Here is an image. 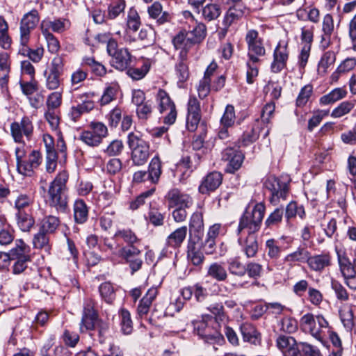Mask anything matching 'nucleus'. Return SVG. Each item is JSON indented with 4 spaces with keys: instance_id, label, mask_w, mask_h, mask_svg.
<instances>
[{
    "instance_id": "1",
    "label": "nucleus",
    "mask_w": 356,
    "mask_h": 356,
    "mask_svg": "<svg viewBox=\"0 0 356 356\" xmlns=\"http://www.w3.org/2000/svg\"><path fill=\"white\" fill-rule=\"evenodd\" d=\"M265 213V206L257 204L252 212H245L240 219L236 230L238 243L248 258L253 257L258 251L256 232L259 229Z\"/></svg>"
},
{
    "instance_id": "2",
    "label": "nucleus",
    "mask_w": 356,
    "mask_h": 356,
    "mask_svg": "<svg viewBox=\"0 0 356 356\" xmlns=\"http://www.w3.org/2000/svg\"><path fill=\"white\" fill-rule=\"evenodd\" d=\"M245 40L248 45V57L246 63V81L248 84H252L259 74L258 63L261 60L259 57L266 55V49L264 40L259 36L258 31L254 29L248 31Z\"/></svg>"
},
{
    "instance_id": "3",
    "label": "nucleus",
    "mask_w": 356,
    "mask_h": 356,
    "mask_svg": "<svg viewBox=\"0 0 356 356\" xmlns=\"http://www.w3.org/2000/svg\"><path fill=\"white\" fill-rule=\"evenodd\" d=\"M97 38L101 42H107L106 51L111 58L110 63L112 67L120 71H124L130 67L134 57L128 49L119 48L117 41L109 38L107 34H99Z\"/></svg>"
},
{
    "instance_id": "4",
    "label": "nucleus",
    "mask_w": 356,
    "mask_h": 356,
    "mask_svg": "<svg viewBox=\"0 0 356 356\" xmlns=\"http://www.w3.org/2000/svg\"><path fill=\"white\" fill-rule=\"evenodd\" d=\"M68 177L67 171L62 170L59 172L51 182L48 190L50 205L62 212H65L67 207V200L65 195V191L66 190Z\"/></svg>"
},
{
    "instance_id": "5",
    "label": "nucleus",
    "mask_w": 356,
    "mask_h": 356,
    "mask_svg": "<svg viewBox=\"0 0 356 356\" xmlns=\"http://www.w3.org/2000/svg\"><path fill=\"white\" fill-rule=\"evenodd\" d=\"M128 145L131 149V158L135 165H143L148 160L150 155L149 144L141 134L131 132L128 135Z\"/></svg>"
},
{
    "instance_id": "6",
    "label": "nucleus",
    "mask_w": 356,
    "mask_h": 356,
    "mask_svg": "<svg viewBox=\"0 0 356 356\" xmlns=\"http://www.w3.org/2000/svg\"><path fill=\"white\" fill-rule=\"evenodd\" d=\"M265 187L270 192L269 201L273 206H277L281 201L286 200L289 193V181L270 176L264 183Z\"/></svg>"
},
{
    "instance_id": "7",
    "label": "nucleus",
    "mask_w": 356,
    "mask_h": 356,
    "mask_svg": "<svg viewBox=\"0 0 356 356\" xmlns=\"http://www.w3.org/2000/svg\"><path fill=\"white\" fill-rule=\"evenodd\" d=\"M107 127L102 122H91L89 129L83 131L80 140L89 146H98L107 136Z\"/></svg>"
},
{
    "instance_id": "8",
    "label": "nucleus",
    "mask_w": 356,
    "mask_h": 356,
    "mask_svg": "<svg viewBox=\"0 0 356 356\" xmlns=\"http://www.w3.org/2000/svg\"><path fill=\"white\" fill-rule=\"evenodd\" d=\"M102 323L99 319L98 314L95 309V302L91 298H87L84 301L83 311L80 323V331L81 332L92 330Z\"/></svg>"
},
{
    "instance_id": "9",
    "label": "nucleus",
    "mask_w": 356,
    "mask_h": 356,
    "mask_svg": "<svg viewBox=\"0 0 356 356\" xmlns=\"http://www.w3.org/2000/svg\"><path fill=\"white\" fill-rule=\"evenodd\" d=\"M300 326L307 330L314 337L320 339L323 329L328 326L327 321L323 316H317L316 318L312 314H306L300 318Z\"/></svg>"
},
{
    "instance_id": "10",
    "label": "nucleus",
    "mask_w": 356,
    "mask_h": 356,
    "mask_svg": "<svg viewBox=\"0 0 356 356\" xmlns=\"http://www.w3.org/2000/svg\"><path fill=\"white\" fill-rule=\"evenodd\" d=\"M40 18L36 10H32L25 14L20 22V44L26 46L30 40V33L39 22Z\"/></svg>"
},
{
    "instance_id": "11",
    "label": "nucleus",
    "mask_w": 356,
    "mask_h": 356,
    "mask_svg": "<svg viewBox=\"0 0 356 356\" xmlns=\"http://www.w3.org/2000/svg\"><path fill=\"white\" fill-rule=\"evenodd\" d=\"M12 136L16 143H22L23 136H25L28 140H31L33 125L28 117H24L20 122H14L10 125Z\"/></svg>"
},
{
    "instance_id": "12",
    "label": "nucleus",
    "mask_w": 356,
    "mask_h": 356,
    "mask_svg": "<svg viewBox=\"0 0 356 356\" xmlns=\"http://www.w3.org/2000/svg\"><path fill=\"white\" fill-rule=\"evenodd\" d=\"M191 33L186 31H179L172 39V44L177 50H180L179 58L187 59L188 52L195 42L193 41Z\"/></svg>"
},
{
    "instance_id": "13",
    "label": "nucleus",
    "mask_w": 356,
    "mask_h": 356,
    "mask_svg": "<svg viewBox=\"0 0 356 356\" xmlns=\"http://www.w3.org/2000/svg\"><path fill=\"white\" fill-rule=\"evenodd\" d=\"M201 119L200 104L194 95H191L188 102L186 127L190 131H194Z\"/></svg>"
},
{
    "instance_id": "14",
    "label": "nucleus",
    "mask_w": 356,
    "mask_h": 356,
    "mask_svg": "<svg viewBox=\"0 0 356 356\" xmlns=\"http://www.w3.org/2000/svg\"><path fill=\"white\" fill-rule=\"evenodd\" d=\"M31 248L22 240H17L15 246L8 253H0V258L4 262H8L10 259H31Z\"/></svg>"
},
{
    "instance_id": "15",
    "label": "nucleus",
    "mask_w": 356,
    "mask_h": 356,
    "mask_svg": "<svg viewBox=\"0 0 356 356\" xmlns=\"http://www.w3.org/2000/svg\"><path fill=\"white\" fill-rule=\"evenodd\" d=\"M289 54L286 44L282 45L279 43L277 45L273 52V60L270 65L272 72L279 73L286 67Z\"/></svg>"
},
{
    "instance_id": "16",
    "label": "nucleus",
    "mask_w": 356,
    "mask_h": 356,
    "mask_svg": "<svg viewBox=\"0 0 356 356\" xmlns=\"http://www.w3.org/2000/svg\"><path fill=\"white\" fill-rule=\"evenodd\" d=\"M165 198L170 207H190L193 204L192 197L178 188H172Z\"/></svg>"
},
{
    "instance_id": "17",
    "label": "nucleus",
    "mask_w": 356,
    "mask_h": 356,
    "mask_svg": "<svg viewBox=\"0 0 356 356\" xmlns=\"http://www.w3.org/2000/svg\"><path fill=\"white\" fill-rule=\"evenodd\" d=\"M222 158L228 161L226 171L229 173H234L241 168L244 155L242 152L233 148H227L222 152Z\"/></svg>"
},
{
    "instance_id": "18",
    "label": "nucleus",
    "mask_w": 356,
    "mask_h": 356,
    "mask_svg": "<svg viewBox=\"0 0 356 356\" xmlns=\"http://www.w3.org/2000/svg\"><path fill=\"white\" fill-rule=\"evenodd\" d=\"M222 175L217 171L207 174L202 179L199 191L202 194H209L215 191L222 184Z\"/></svg>"
},
{
    "instance_id": "19",
    "label": "nucleus",
    "mask_w": 356,
    "mask_h": 356,
    "mask_svg": "<svg viewBox=\"0 0 356 356\" xmlns=\"http://www.w3.org/2000/svg\"><path fill=\"white\" fill-rule=\"evenodd\" d=\"M42 162V156L39 151L33 150L21 164L17 165L18 172L25 176H31L33 170L37 168Z\"/></svg>"
},
{
    "instance_id": "20",
    "label": "nucleus",
    "mask_w": 356,
    "mask_h": 356,
    "mask_svg": "<svg viewBox=\"0 0 356 356\" xmlns=\"http://www.w3.org/2000/svg\"><path fill=\"white\" fill-rule=\"evenodd\" d=\"M210 318L209 316H203L202 321H195L193 324L197 334L206 342L212 343L220 338V334L218 332L211 334L209 332L206 321Z\"/></svg>"
},
{
    "instance_id": "21",
    "label": "nucleus",
    "mask_w": 356,
    "mask_h": 356,
    "mask_svg": "<svg viewBox=\"0 0 356 356\" xmlns=\"http://www.w3.org/2000/svg\"><path fill=\"white\" fill-rule=\"evenodd\" d=\"M307 264L311 270L314 271H322L331 264V257L328 253H323L310 256L309 254Z\"/></svg>"
},
{
    "instance_id": "22",
    "label": "nucleus",
    "mask_w": 356,
    "mask_h": 356,
    "mask_svg": "<svg viewBox=\"0 0 356 356\" xmlns=\"http://www.w3.org/2000/svg\"><path fill=\"white\" fill-rule=\"evenodd\" d=\"M202 245L198 241H195L190 238L188 243L187 257L189 261L193 265H200L204 259L203 253L201 252Z\"/></svg>"
},
{
    "instance_id": "23",
    "label": "nucleus",
    "mask_w": 356,
    "mask_h": 356,
    "mask_svg": "<svg viewBox=\"0 0 356 356\" xmlns=\"http://www.w3.org/2000/svg\"><path fill=\"white\" fill-rule=\"evenodd\" d=\"M149 16L156 20L159 24H163L171 19L170 13L167 11H163V6L159 1H154L147 8Z\"/></svg>"
},
{
    "instance_id": "24",
    "label": "nucleus",
    "mask_w": 356,
    "mask_h": 356,
    "mask_svg": "<svg viewBox=\"0 0 356 356\" xmlns=\"http://www.w3.org/2000/svg\"><path fill=\"white\" fill-rule=\"evenodd\" d=\"M11 68V60L6 52L0 53V86L4 88L9 80V74Z\"/></svg>"
},
{
    "instance_id": "25",
    "label": "nucleus",
    "mask_w": 356,
    "mask_h": 356,
    "mask_svg": "<svg viewBox=\"0 0 356 356\" xmlns=\"http://www.w3.org/2000/svg\"><path fill=\"white\" fill-rule=\"evenodd\" d=\"M204 229L203 214L201 211H195L193 213L189 221L190 238L194 234L198 239Z\"/></svg>"
},
{
    "instance_id": "26",
    "label": "nucleus",
    "mask_w": 356,
    "mask_h": 356,
    "mask_svg": "<svg viewBox=\"0 0 356 356\" xmlns=\"http://www.w3.org/2000/svg\"><path fill=\"white\" fill-rule=\"evenodd\" d=\"M70 26V23L66 19H55L51 21L49 19H44L42 21L40 24L41 31L50 32L51 29L53 31L56 33H62L65 31Z\"/></svg>"
},
{
    "instance_id": "27",
    "label": "nucleus",
    "mask_w": 356,
    "mask_h": 356,
    "mask_svg": "<svg viewBox=\"0 0 356 356\" xmlns=\"http://www.w3.org/2000/svg\"><path fill=\"white\" fill-rule=\"evenodd\" d=\"M187 232L186 226H182L176 229L167 237V245L174 248L180 247L186 237Z\"/></svg>"
},
{
    "instance_id": "28",
    "label": "nucleus",
    "mask_w": 356,
    "mask_h": 356,
    "mask_svg": "<svg viewBox=\"0 0 356 356\" xmlns=\"http://www.w3.org/2000/svg\"><path fill=\"white\" fill-rule=\"evenodd\" d=\"M309 252L305 248L299 247L296 251L285 256L284 261L289 266H293L296 263L307 262Z\"/></svg>"
},
{
    "instance_id": "29",
    "label": "nucleus",
    "mask_w": 356,
    "mask_h": 356,
    "mask_svg": "<svg viewBox=\"0 0 356 356\" xmlns=\"http://www.w3.org/2000/svg\"><path fill=\"white\" fill-rule=\"evenodd\" d=\"M322 30L323 34L321 41L323 48H327L330 43V37L334 31L333 19L331 15L327 14L323 17Z\"/></svg>"
},
{
    "instance_id": "30",
    "label": "nucleus",
    "mask_w": 356,
    "mask_h": 356,
    "mask_svg": "<svg viewBox=\"0 0 356 356\" xmlns=\"http://www.w3.org/2000/svg\"><path fill=\"white\" fill-rule=\"evenodd\" d=\"M147 172L150 177V182L157 184L162 173V163L158 155L152 159Z\"/></svg>"
},
{
    "instance_id": "31",
    "label": "nucleus",
    "mask_w": 356,
    "mask_h": 356,
    "mask_svg": "<svg viewBox=\"0 0 356 356\" xmlns=\"http://www.w3.org/2000/svg\"><path fill=\"white\" fill-rule=\"evenodd\" d=\"M74 218L76 223L83 224L88 217V209L82 200H77L74 204Z\"/></svg>"
},
{
    "instance_id": "32",
    "label": "nucleus",
    "mask_w": 356,
    "mask_h": 356,
    "mask_svg": "<svg viewBox=\"0 0 356 356\" xmlns=\"http://www.w3.org/2000/svg\"><path fill=\"white\" fill-rule=\"evenodd\" d=\"M347 95V91L343 88H337L330 92L328 94L323 95L320 99V103L323 105L333 104Z\"/></svg>"
},
{
    "instance_id": "33",
    "label": "nucleus",
    "mask_w": 356,
    "mask_h": 356,
    "mask_svg": "<svg viewBox=\"0 0 356 356\" xmlns=\"http://www.w3.org/2000/svg\"><path fill=\"white\" fill-rule=\"evenodd\" d=\"M156 101L161 113H163L165 110L175 106L168 92L163 89L158 90L156 95Z\"/></svg>"
},
{
    "instance_id": "34",
    "label": "nucleus",
    "mask_w": 356,
    "mask_h": 356,
    "mask_svg": "<svg viewBox=\"0 0 356 356\" xmlns=\"http://www.w3.org/2000/svg\"><path fill=\"white\" fill-rule=\"evenodd\" d=\"M207 275L217 281H224L227 277V273L225 266L218 262L211 264L207 270Z\"/></svg>"
},
{
    "instance_id": "35",
    "label": "nucleus",
    "mask_w": 356,
    "mask_h": 356,
    "mask_svg": "<svg viewBox=\"0 0 356 356\" xmlns=\"http://www.w3.org/2000/svg\"><path fill=\"white\" fill-rule=\"evenodd\" d=\"M222 10L217 3H208L202 9V17L207 22L216 19L221 14Z\"/></svg>"
},
{
    "instance_id": "36",
    "label": "nucleus",
    "mask_w": 356,
    "mask_h": 356,
    "mask_svg": "<svg viewBox=\"0 0 356 356\" xmlns=\"http://www.w3.org/2000/svg\"><path fill=\"white\" fill-rule=\"evenodd\" d=\"M16 222L18 227L23 232H29L34 224V220L26 211L17 212Z\"/></svg>"
},
{
    "instance_id": "37",
    "label": "nucleus",
    "mask_w": 356,
    "mask_h": 356,
    "mask_svg": "<svg viewBox=\"0 0 356 356\" xmlns=\"http://www.w3.org/2000/svg\"><path fill=\"white\" fill-rule=\"evenodd\" d=\"M241 332L244 341L254 344L257 342L259 334L252 324L248 323L242 324Z\"/></svg>"
},
{
    "instance_id": "38",
    "label": "nucleus",
    "mask_w": 356,
    "mask_h": 356,
    "mask_svg": "<svg viewBox=\"0 0 356 356\" xmlns=\"http://www.w3.org/2000/svg\"><path fill=\"white\" fill-rule=\"evenodd\" d=\"M33 245L35 248L43 249L46 252L50 250L49 238L48 234L40 229L33 238Z\"/></svg>"
},
{
    "instance_id": "39",
    "label": "nucleus",
    "mask_w": 356,
    "mask_h": 356,
    "mask_svg": "<svg viewBox=\"0 0 356 356\" xmlns=\"http://www.w3.org/2000/svg\"><path fill=\"white\" fill-rule=\"evenodd\" d=\"M339 265L344 280L356 275L355 263L351 264L347 258L339 257Z\"/></svg>"
},
{
    "instance_id": "40",
    "label": "nucleus",
    "mask_w": 356,
    "mask_h": 356,
    "mask_svg": "<svg viewBox=\"0 0 356 356\" xmlns=\"http://www.w3.org/2000/svg\"><path fill=\"white\" fill-rule=\"evenodd\" d=\"M60 225V220L54 216L44 217L41 221L40 229L47 234L54 232Z\"/></svg>"
},
{
    "instance_id": "41",
    "label": "nucleus",
    "mask_w": 356,
    "mask_h": 356,
    "mask_svg": "<svg viewBox=\"0 0 356 356\" xmlns=\"http://www.w3.org/2000/svg\"><path fill=\"white\" fill-rule=\"evenodd\" d=\"M298 216L300 218H304L305 216V211L303 206H298L296 202H290L286 207L285 211V217L289 220L292 218Z\"/></svg>"
},
{
    "instance_id": "42",
    "label": "nucleus",
    "mask_w": 356,
    "mask_h": 356,
    "mask_svg": "<svg viewBox=\"0 0 356 356\" xmlns=\"http://www.w3.org/2000/svg\"><path fill=\"white\" fill-rule=\"evenodd\" d=\"M141 25L140 17L137 10L134 8H130L127 13V29L134 32H136Z\"/></svg>"
},
{
    "instance_id": "43",
    "label": "nucleus",
    "mask_w": 356,
    "mask_h": 356,
    "mask_svg": "<svg viewBox=\"0 0 356 356\" xmlns=\"http://www.w3.org/2000/svg\"><path fill=\"white\" fill-rule=\"evenodd\" d=\"M118 90L119 86L116 83H112L108 86L100 99L101 105H106L115 99Z\"/></svg>"
},
{
    "instance_id": "44",
    "label": "nucleus",
    "mask_w": 356,
    "mask_h": 356,
    "mask_svg": "<svg viewBox=\"0 0 356 356\" xmlns=\"http://www.w3.org/2000/svg\"><path fill=\"white\" fill-rule=\"evenodd\" d=\"M228 270L234 275L243 277L246 273L247 268L238 258H234L228 262Z\"/></svg>"
},
{
    "instance_id": "45",
    "label": "nucleus",
    "mask_w": 356,
    "mask_h": 356,
    "mask_svg": "<svg viewBox=\"0 0 356 356\" xmlns=\"http://www.w3.org/2000/svg\"><path fill=\"white\" fill-rule=\"evenodd\" d=\"M114 238H122L129 245L132 246L138 241V238L130 229H118L114 234Z\"/></svg>"
},
{
    "instance_id": "46",
    "label": "nucleus",
    "mask_w": 356,
    "mask_h": 356,
    "mask_svg": "<svg viewBox=\"0 0 356 356\" xmlns=\"http://www.w3.org/2000/svg\"><path fill=\"white\" fill-rule=\"evenodd\" d=\"M262 129L259 128V124H255L250 131H245L240 141L241 145L248 146L254 143L259 138V132Z\"/></svg>"
},
{
    "instance_id": "47",
    "label": "nucleus",
    "mask_w": 356,
    "mask_h": 356,
    "mask_svg": "<svg viewBox=\"0 0 356 356\" xmlns=\"http://www.w3.org/2000/svg\"><path fill=\"white\" fill-rule=\"evenodd\" d=\"M126 7L124 0H116L111 3L108 8V17L111 19H115L123 13Z\"/></svg>"
},
{
    "instance_id": "48",
    "label": "nucleus",
    "mask_w": 356,
    "mask_h": 356,
    "mask_svg": "<svg viewBox=\"0 0 356 356\" xmlns=\"http://www.w3.org/2000/svg\"><path fill=\"white\" fill-rule=\"evenodd\" d=\"M277 346L284 354L286 350L292 349V348L298 346V344L293 337L282 335L277 338Z\"/></svg>"
},
{
    "instance_id": "49",
    "label": "nucleus",
    "mask_w": 356,
    "mask_h": 356,
    "mask_svg": "<svg viewBox=\"0 0 356 356\" xmlns=\"http://www.w3.org/2000/svg\"><path fill=\"white\" fill-rule=\"evenodd\" d=\"M99 290L102 298L104 299L106 302L111 303L115 299V291L111 283H102L99 286Z\"/></svg>"
},
{
    "instance_id": "50",
    "label": "nucleus",
    "mask_w": 356,
    "mask_h": 356,
    "mask_svg": "<svg viewBox=\"0 0 356 356\" xmlns=\"http://www.w3.org/2000/svg\"><path fill=\"white\" fill-rule=\"evenodd\" d=\"M24 48L20 50L23 55L27 56L30 60L34 63H39L43 57L44 50L42 47H38L35 49H33L23 46Z\"/></svg>"
},
{
    "instance_id": "51",
    "label": "nucleus",
    "mask_w": 356,
    "mask_h": 356,
    "mask_svg": "<svg viewBox=\"0 0 356 356\" xmlns=\"http://www.w3.org/2000/svg\"><path fill=\"white\" fill-rule=\"evenodd\" d=\"M120 316L122 331L125 334H129L133 330L130 313L127 309H122L120 310Z\"/></svg>"
},
{
    "instance_id": "52",
    "label": "nucleus",
    "mask_w": 356,
    "mask_h": 356,
    "mask_svg": "<svg viewBox=\"0 0 356 356\" xmlns=\"http://www.w3.org/2000/svg\"><path fill=\"white\" fill-rule=\"evenodd\" d=\"M33 203V198L27 194H19L15 200V208L17 212L26 211Z\"/></svg>"
},
{
    "instance_id": "53",
    "label": "nucleus",
    "mask_w": 356,
    "mask_h": 356,
    "mask_svg": "<svg viewBox=\"0 0 356 356\" xmlns=\"http://www.w3.org/2000/svg\"><path fill=\"white\" fill-rule=\"evenodd\" d=\"M207 309L214 315L215 320L218 323L225 322L227 317L224 312V307L221 303L216 302L211 304Z\"/></svg>"
},
{
    "instance_id": "54",
    "label": "nucleus",
    "mask_w": 356,
    "mask_h": 356,
    "mask_svg": "<svg viewBox=\"0 0 356 356\" xmlns=\"http://www.w3.org/2000/svg\"><path fill=\"white\" fill-rule=\"evenodd\" d=\"M235 122V111L232 105H227L222 117L221 118L220 122L222 126L225 127H232Z\"/></svg>"
},
{
    "instance_id": "55",
    "label": "nucleus",
    "mask_w": 356,
    "mask_h": 356,
    "mask_svg": "<svg viewBox=\"0 0 356 356\" xmlns=\"http://www.w3.org/2000/svg\"><path fill=\"white\" fill-rule=\"evenodd\" d=\"M353 107L354 104L353 102L348 101L343 102L332 111L331 116L332 118H341L350 113Z\"/></svg>"
},
{
    "instance_id": "56",
    "label": "nucleus",
    "mask_w": 356,
    "mask_h": 356,
    "mask_svg": "<svg viewBox=\"0 0 356 356\" xmlns=\"http://www.w3.org/2000/svg\"><path fill=\"white\" fill-rule=\"evenodd\" d=\"M242 16V12L241 10H237L235 8H230L226 13L224 19L223 24L226 28L230 26L234 22L238 20Z\"/></svg>"
},
{
    "instance_id": "57",
    "label": "nucleus",
    "mask_w": 356,
    "mask_h": 356,
    "mask_svg": "<svg viewBox=\"0 0 356 356\" xmlns=\"http://www.w3.org/2000/svg\"><path fill=\"white\" fill-rule=\"evenodd\" d=\"M187 59H181L179 58V62L176 65L175 69L179 81L181 82L186 81L189 76L188 67L186 64Z\"/></svg>"
},
{
    "instance_id": "58",
    "label": "nucleus",
    "mask_w": 356,
    "mask_h": 356,
    "mask_svg": "<svg viewBox=\"0 0 356 356\" xmlns=\"http://www.w3.org/2000/svg\"><path fill=\"white\" fill-rule=\"evenodd\" d=\"M313 88L311 85H306L302 88L300 92L296 99L297 106H304L309 101L312 94Z\"/></svg>"
},
{
    "instance_id": "59",
    "label": "nucleus",
    "mask_w": 356,
    "mask_h": 356,
    "mask_svg": "<svg viewBox=\"0 0 356 356\" xmlns=\"http://www.w3.org/2000/svg\"><path fill=\"white\" fill-rule=\"evenodd\" d=\"M41 32L46 40L49 51L52 54L58 52L60 49V44L57 38L51 32Z\"/></svg>"
},
{
    "instance_id": "60",
    "label": "nucleus",
    "mask_w": 356,
    "mask_h": 356,
    "mask_svg": "<svg viewBox=\"0 0 356 356\" xmlns=\"http://www.w3.org/2000/svg\"><path fill=\"white\" fill-rule=\"evenodd\" d=\"M266 247L268 250V256L271 259H277L282 252L281 248L278 245L277 241L273 238L266 241Z\"/></svg>"
},
{
    "instance_id": "61",
    "label": "nucleus",
    "mask_w": 356,
    "mask_h": 356,
    "mask_svg": "<svg viewBox=\"0 0 356 356\" xmlns=\"http://www.w3.org/2000/svg\"><path fill=\"white\" fill-rule=\"evenodd\" d=\"M60 75L50 72L45 73L47 88L51 90L58 89L60 85Z\"/></svg>"
},
{
    "instance_id": "62",
    "label": "nucleus",
    "mask_w": 356,
    "mask_h": 356,
    "mask_svg": "<svg viewBox=\"0 0 356 356\" xmlns=\"http://www.w3.org/2000/svg\"><path fill=\"white\" fill-rule=\"evenodd\" d=\"M298 346L300 348L302 356H322L318 347L307 342H300Z\"/></svg>"
},
{
    "instance_id": "63",
    "label": "nucleus",
    "mask_w": 356,
    "mask_h": 356,
    "mask_svg": "<svg viewBox=\"0 0 356 356\" xmlns=\"http://www.w3.org/2000/svg\"><path fill=\"white\" fill-rule=\"evenodd\" d=\"M283 213V208L275 209L266 220V225L270 227L278 225L282 222Z\"/></svg>"
},
{
    "instance_id": "64",
    "label": "nucleus",
    "mask_w": 356,
    "mask_h": 356,
    "mask_svg": "<svg viewBox=\"0 0 356 356\" xmlns=\"http://www.w3.org/2000/svg\"><path fill=\"white\" fill-rule=\"evenodd\" d=\"M336 59L335 54L333 51L325 52L318 64L319 70H322L323 72H326V70L332 64H334Z\"/></svg>"
}]
</instances>
